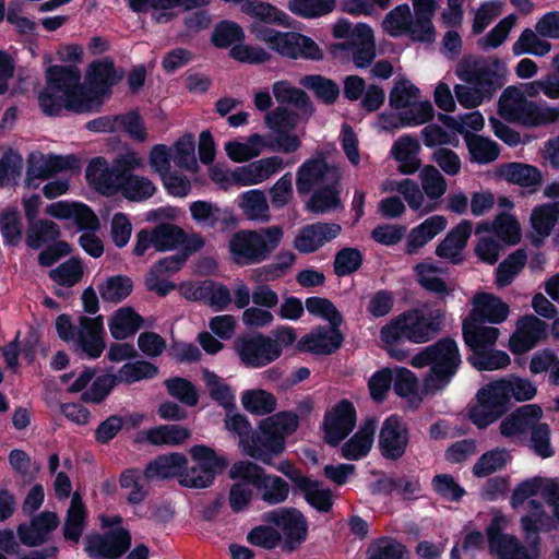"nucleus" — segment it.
Listing matches in <instances>:
<instances>
[{
  "label": "nucleus",
  "mask_w": 559,
  "mask_h": 559,
  "mask_svg": "<svg viewBox=\"0 0 559 559\" xmlns=\"http://www.w3.org/2000/svg\"><path fill=\"white\" fill-rule=\"evenodd\" d=\"M122 78L123 71L118 72L111 59L93 61L86 71L88 87L85 88L78 67L50 66L46 70V84L37 96L39 108L47 117H58L62 109L86 112L94 99L109 96Z\"/></svg>",
  "instance_id": "1"
},
{
  "label": "nucleus",
  "mask_w": 559,
  "mask_h": 559,
  "mask_svg": "<svg viewBox=\"0 0 559 559\" xmlns=\"http://www.w3.org/2000/svg\"><path fill=\"white\" fill-rule=\"evenodd\" d=\"M461 364L457 343L450 336L439 338L417 353L411 360V365L415 368L430 367L429 374L425 379V386L428 390L444 389L456 374Z\"/></svg>",
  "instance_id": "2"
},
{
  "label": "nucleus",
  "mask_w": 559,
  "mask_h": 559,
  "mask_svg": "<svg viewBox=\"0 0 559 559\" xmlns=\"http://www.w3.org/2000/svg\"><path fill=\"white\" fill-rule=\"evenodd\" d=\"M284 230L274 225L258 230L242 229L229 239L231 260L238 266L259 264L266 261L281 245Z\"/></svg>",
  "instance_id": "3"
},
{
  "label": "nucleus",
  "mask_w": 559,
  "mask_h": 559,
  "mask_svg": "<svg viewBox=\"0 0 559 559\" xmlns=\"http://www.w3.org/2000/svg\"><path fill=\"white\" fill-rule=\"evenodd\" d=\"M251 32L260 41L280 56L292 60L320 61L324 58L323 50L309 36L297 32H280L277 29L253 24Z\"/></svg>",
  "instance_id": "4"
},
{
  "label": "nucleus",
  "mask_w": 559,
  "mask_h": 559,
  "mask_svg": "<svg viewBox=\"0 0 559 559\" xmlns=\"http://www.w3.org/2000/svg\"><path fill=\"white\" fill-rule=\"evenodd\" d=\"M455 73L457 78L476 85L490 100L506 84L507 66L498 57L464 56L457 63Z\"/></svg>",
  "instance_id": "5"
},
{
  "label": "nucleus",
  "mask_w": 559,
  "mask_h": 559,
  "mask_svg": "<svg viewBox=\"0 0 559 559\" xmlns=\"http://www.w3.org/2000/svg\"><path fill=\"white\" fill-rule=\"evenodd\" d=\"M233 480H245L255 489L258 498L266 506L285 502L289 496V484L281 476L267 474L263 467L251 461H238L228 472Z\"/></svg>",
  "instance_id": "6"
},
{
  "label": "nucleus",
  "mask_w": 559,
  "mask_h": 559,
  "mask_svg": "<svg viewBox=\"0 0 559 559\" xmlns=\"http://www.w3.org/2000/svg\"><path fill=\"white\" fill-rule=\"evenodd\" d=\"M501 112L527 127H539L559 122V106L552 107L528 100L513 86L507 87L500 98Z\"/></svg>",
  "instance_id": "7"
},
{
  "label": "nucleus",
  "mask_w": 559,
  "mask_h": 559,
  "mask_svg": "<svg viewBox=\"0 0 559 559\" xmlns=\"http://www.w3.org/2000/svg\"><path fill=\"white\" fill-rule=\"evenodd\" d=\"M475 399L476 403L468 409V417L478 429H486L512 408L507 386L501 379L481 386Z\"/></svg>",
  "instance_id": "8"
},
{
  "label": "nucleus",
  "mask_w": 559,
  "mask_h": 559,
  "mask_svg": "<svg viewBox=\"0 0 559 559\" xmlns=\"http://www.w3.org/2000/svg\"><path fill=\"white\" fill-rule=\"evenodd\" d=\"M329 151L318 147L314 153L297 168L296 190L300 197L309 195L314 188L337 183L342 171L337 164L328 160Z\"/></svg>",
  "instance_id": "9"
},
{
  "label": "nucleus",
  "mask_w": 559,
  "mask_h": 559,
  "mask_svg": "<svg viewBox=\"0 0 559 559\" xmlns=\"http://www.w3.org/2000/svg\"><path fill=\"white\" fill-rule=\"evenodd\" d=\"M233 349L241 365L250 369L263 368L282 355L278 342L261 332L237 335L233 342Z\"/></svg>",
  "instance_id": "10"
},
{
  "label": "nucleus",
  "mask_w": 559,
  "mask_h": 559,
  "mask_svg": "<svg viewBox=\"0 0 559 559\" xmlns=\"http://www.w3.org/2000/svg\"><path fill=\"white\" fill-rule=\"evenodd\" d=\"M261 520L283 531L285 535L283 549L287 552H293L307 539V520L296 508H280L266 511L261 515Z\"/></svg>",
  "instance_id": "11"
},
{
  "label": "nucleus",
  "mask_w": 559,
  "mask_h": 559,
  "mask_svg": "<svg viewBox=\"0 0 559 559\" xmlns=\"http://www.w3.org/2000/svg\"><path fill=\"white\" fill-rule=\"evenodd\" d=\"M411 441V429L404 418L397 414L388 416L378 437L379 451L385 460L397 461L404 456Z\"/></svg>",
  "instance_id": "12"
},
{
  "label": "nucleus",
  "mask_w": 559,
  "mask_h": 559,
  "mask_svg": "<svg viewBox=\"0 0 559 559\" xmlns=\"http://www.w3.org/2000/svg\"><path fill=\"white\" fill-rule=\"evenodd\" d=\"M286 448V440L283 433H277L264 419L259 424V430L243 447L242 451L250 457L265 464L272 465L273 460L278 457Z\"/></svg>",
  "instance_id": "13"
},
{
  "label": "nucleus",
  "mask_w": 559,
  "mask_h": 559,
  "mask_svg": "<svg viewBox=\"0 0 559 559\" xmlns=\"http://www.w3.org/2000/svg\"><path fill=\"white\" fill-rule=\"evenodd\" d=\"M356 420L357 413L353 402L341 400L324 414V441L331 447H337L354 430Z\"/></svg>",
  "instance_id": "14"
},
{
  "label": "nucleus",
  "mask_w": 559,
  "mask_h": 559,
  "mask_svg": "<svg viewBox=\"0 0 559 559\" xmlns=\"http://www.w3.org/2000/svg\"><path fill=\"white\" fill-rule=\"evenodd\" d=\"M488 548L498 559H538L539 547H525L516 536L504 534L501 526L493 520L486 530Z\"/></svg>",
  "instance_id": "15"
},
{
  "label": "nucleus",
  "mask_w": 559,
  "mask_h": 559,
  "mask_svg": "<svg viewBox=\"0 0 559 559\" xmlns=\"http://www.w3.org/2000/svg\"><path fill=\"white\" fill-rule=\"evenodd\" d=\"M85 540V551L93 559H119L131 547V534L122 527L104 535H88Z\"/></svg>",
  "instance_id": "16"
},
{
  "label": "nucleus",
  "mask_w": 559,
  "mask_h": 559,
  "mask_svg": "<svg viewBox=\"0 0 559 559\" xmlns=\"http://www.w3.org/2000/svg\"><path fill=\"white\" fill-rule=\"evenodd\" d=\"M103 317L90 318L81 316L79 318V332L73 343V352L79 356H85L90 359H97L106 348L104 340Z\"/></svg>",
  "instance_id": "17"
},
{
  "label": "nucleus",
  "mask_w": 559,
  "mask_h": 559,
  "mask_svg": "<svg viewBox=\"0 0 559 559\" xmlns=\"http://www.w3.org/2000/svg\"><path fill=\"white\" fill-rule=\"evenodd\" d=\"M80 168V159L75 155L35 154L27 158L26 185L31 186L32 180L49 179L64 170H76Z\"/></svg>",
  "instance_id": "18"
},
{
  "label": "nucleus",
  "mask_w": 559,
  "mask_h": 559,
  "mask_svg": "<svg viewBox=\"0 0 559 559\" xmlns=\"http://www.w3.org/2000/svg\"><path fill=\"white\" fill-rule=\"evenodd\" d=\"M548 336V324L535 317L525 314L516 324V330L510 336L509 348L515 355H522L533 349Z\"/></svg>",
  "instance_id": "19"
},
{
  "label": "nucleus",
  "mask_w": 559,
  "mask_h": 559,
  "mask_svg": "<svg viewBox=\"0 0 559 559\" xmlns=\"http://www.w3.org/2000/svg\"><path fill=\"white\" fill-rule=\"evenodd\" d=\"M341 325H319L310 333L302 336L296 344L300 353L314 355H331L338 350L344 343V335Z\"/></svg>",
  "instance_id": "20"
},
{
  "label": "nucleus",
  "mask_w": 559,
  "mask_h": 559,
  "mask_svg": "<svg viewBox=\"0 0 559 559\" xmlns=\"http://www.w3.org/2000/svg\"><path fill=\"white\" fill-rule=\"evenodd\" d=\"M406 319L403 311L380 329V340L384 344L386 353L397 361H404L409 356V350L403 345L406 342L414 344Z\"/></svg>",
  "instance_id": "21"
},
{
  "label": "nucleus",
  "mask_w": 559,
  "mask_h": 559,
  "mask_svg": "<svg viewBox=\"0 0 559 559\" xmlns=\"http://www.w3.org/2000/svg\"><path fill=\"white\" fill-rule=\"evenodd\" d=\"M404 314L407 318L408 332L414 344H424L433 340L441 331L444 321V314L440 310L408 309Z\"/></svg>",
  "instance_id": "22"
},
{
  "label": "nucleus",
  "mask_w": 559,
  "mask_h": 559,
  "mask_svg": "<svg viewBox=\"0 0 559 559\" xmlns=\"http://www.w3.org/2000/svg\"><path fill=\"white\" fill-rule=\"evenodd\" d=\"M342 231L337 223L317 222L304 226L295 237L294 247L300 253H312L326 242L335 239Z\"/></svg>",
  "instance_id": "23"
},
{
  "label": "nucleus",
  "mask_w": 559,
  "mask_h": 559,
  "mask_svg": "<svg viewBox=\"0 0 559 559\" xmlns=\"http://www.w3.org/2000/svg\"><path fill=\"white\" fill-rule=\"evenodd\" d=\"M59 525L57 513L44 511L31 520L29 524L21 523L17 526L20 542L27 547H37L45 544L52 531Z\"/></svg>",
  "instance_id": "24"
},
{
  "label": "nucleus",
  "mask_w": 559,
  "mask_h": 559,
  "mask_svg": "<svg viewBox=\"0 0 559 559\" xmlns=\"http://www.w3.org/2000/svg\"><path fill=\"white\" fill-rule=\"evenodd\" d=\"M500 335L496 326L478 323L474 318L465 317L462 322V336L467 354H475L488 347H495Z\"/></svg>",
  "instance_id": "25"
},
{
  "label": "nucleus",
  "mask_w": 559,
  "mask_h": 559,
  "mask_svg": "<svg viewBox=\"0 0 559 559\" xmlns=\"http://www.w3.org/2000/svg\"><path fill=\"white\" fill-rule=\"evenodd\" d=\"M509 306L498 296L489 293H479L473 299V309L467 317L474 318L478 323H502L509 316Z\"/></svg>",
  "instance_id": "26"
},
{
  "label": "nucleus",
  "mask_w": 559,
  "mask_h": 559,
  "mask_svg": "<svg viewBox=\"0 0 559 559\" xmlns=\"http://www.w3.org/2000/svg\"><path fill=\"white\" fill-rule=\"evenodd\" d=\"M473 225L469 221L463 219L453 227L436 248V254L441 259H448L453 264L463 261L462 251L466 247L472 235Z\"/></svg>",
  "instance_id": "27"
},
{
  "label": "nucleus",
  "mask_w": 559,
  "mask_h": 559,
  "mask_svg": "<svg viewBox=\"0 0 559 559\" xmlns=\"http://www.w3.org/2000/svg\"><path fill=\"white\" fill-rule=\"evenodd\" d=\"M191 436V431L179 425H160L138 432L135 443H148L155 447L181 445Z\"/></svg>",
  "instance_id": "28"
},
{
  "label": "nucleus",
  "mask_w": 559,
  "mask_h": 559,
  "mask_svg": "<svg viewBox=\"0 0 559 559\" xmlns=\"http://www.w3.org/2000/svg\"><path fill=\"white\" fill-rule=\"evenodd\" d=\"M542 416L543 411L540 406L536 404L523 405L501 420L500 433L506 438L523 435L528 431Z\"/></svg>",
  "instance_id": "29"
},
{
  "label": "nucleus",
  "mask_w": 559,
  "mask_h": 559,
  "mask_svg": "<svg viewBox=\"0 0 559 559\" xmlns=\"http://www.w3.org/2000/svg\"><path fill=\"white\" fill-rule=\"evenodd\" d=\"M376 429L377 420L373 417L367 418L359 430L342 445V456L349 461L367 456L374 440Z\"/></svg>",
  "instance_id": "30"
},
{
  "label": "nucleus",
  "mask_w": 559,
  "mask_h": 559,
  "mask_svg": "<svg viewBox=\"0 0 559 559\" xmlns=\"http://www.w3.org/2000/svg\"><path fill=\"white\" fill-rule=\"evenodd\" d=\"M115 165L109 167L105 157H94L85 169V178L90 186L103 195H115V182L117 180Z\"/></svg>",
  "instance_id": "31"
},
{
  "label": "nucleus",
  "mask_w": 559,
  "mask_h": 559,
  "mask_svg": "<svg viewBox=\"0 0 559 559\" xmlns=\"http://www.w3.org/2000/svg\"><path fill=\"white\" fill-rule=\"evenodd\" d=\"M382 26L393 38L407 35L413 41H417L416 32H418V28L415 27L414 17L407 3L399 4L388 12Z\"/></svg>",
  "instance_id": "32"
},
{
  "label": "nucleus",
  "mask_w": 559,
  "mask_h": 559,
  "mask_svg": "<svg viewBox=\"0 0 559 559\" xmlns=\"http://www.w3.org/2000/svg\"><path fill=\"white\" fill-rule=\"evenodd\" d=\"M87 510L79 492L72 495L70 507L67 510L62 534L66 540L79 543L85 530Z\"/></svg>",
  "instance_id": "33"
},
{
  "label": "nucleus",
  "mask_w": 559,
  "mask_h": 559,
  "mask_svg": "<svg viewBox=\"0 0 559 559\" xmlns=\"http://www.w3.org/2000/svg\"><path fill=\"white\" fill-rule=\"evenodd\" d=\"M114 190L115 194L120 193L129 201H143L155 193L156 187L146 177L120 174L117 177Z\"/></svg>",
  "instance_id": "34"
},
{
  "label": "nucleus",
  "mask_w": 559,
  "mask_h": 559,
  "mask_svg": "<svg viewBox=\"0 0 559 559\" xmlns=\"http://www.w3.org/2000/svg\"><path fill=\"white\" fill-rule=\"evenodd\" d=\"M188 465V459L182 453H170L168 455H159L151 461L145 469L144 476L147 479L159 478L169 479L174 477L180 478L181 469Z\"/></svg>",
  "instance_id": "35"
},
{
  "label": "nucleus",
  "mask_w": 559,
  "mask_h": 559,
  "mask_svg": "<svg viewBox=\"0 0 559 559\" xmlns=\"http://www.w3.org/2000/svg\"><path fill=\"white\" fill-rule=\"evenodd\" d=\"M414 22L418 28L417 43L432 44L436 40V28L432 19L437 11L436 0H413Z\"/></svg>",
  "instance_id": "36"
},
{
  "label": "nucleus",
  "mask_w": 559,
  "mask_h": 559,
  "mask_svg": "<svg viewBox=\"0 0 559 559\" xmlns=\"http://www.w3.org/2000/svg\"><path fill=\"white\" fill-rule=\"evenodd\" d=\"M305 204L306 211L313 214H324L338 209L341 201V182L314 188Z\"/></svg>",
  "instance_id": "37"
},
{
  "label": "nucleus",
  "mask_w": 559,
  "mask_h": 559,
  "mask_svg": "<svg viewBox=\"0 0 559 559\" xmlns=\"http://www.w3.org/2000/svg\"><path fill=\"white\" fill-rule=\"evenodd\" d=\"M144 324V319L131 307L118 309L109 320V331L117 341L134 335Z\"/></svg>",
  "instance_id": "38"
},
{
  "label": "nucleus",
  "mask_w": 559,
  "mask_h": 559,
  "mask_svg": "<svg viewBox=\"0 0 559 559\" xmlns=\"http://www.w3.org/2000/svg\"><path fill=\"white\" fill-rule=\"evenodd\" d=\"M548 516L545 512L543 502L531 499L527 503V514L521 518V527L524 533L525 540L532 545L539 547V533L547 525Z\"/></svg>",
  "instance_id": "39"
},
{
  "label": "nucleus",
  "mask_w": 559,
  "mask_h": 559,
  "mask_svg": "<svg viewBox=\"0 0 559 559\" xmlns=\"http://www.w3.org/2000/svg\"><path fill=\"white\" fill-rule=\"evenodd\" d=\"M499 174L508 182L524 188L539 186L543 180L542 173L536 166L523 163L506 164L501 167Z\"/></svg>",
  "instance_id": "40"
},
{
  "label": "nucleus",
  "mask_w": 559,
  "mask_h": 559,
  "mask_svg": "<svg viewBox=\"0 0 559 559\" xmlns=\"http://www.w3.org/2000/svg\"><path fill=\"white\" fill-rule=\"evenodd\" d=\"M190 455L203 468V474H207L213 481L228 466V460L225 456L218 455L214 449L204 444L193 445L190 449Z\"/></svg>",
  "instance_id": "41"
},
{
  "label": "nucleus",
  "mask_w": 559,
  "mask_h": 559,
  "mask_svg": "<svg viewBox=\"0 0 559 559\" xmlns=\"http://www.w3.org/2000/svg\"><path fill=\"white\" fill-rule=\"evenodd\" d=\"M559 219V200L536 205L531 214V225L540 237H548Z\"/></svg>",
  "instance_id": "42"
},
{
  "label": "nucleus",
  "mask_w": 559,
  "mask_h": 559,
  "mask_svg": "<svg viewBox=\"0 0 559 559\" xmlns=\"http://www.w3.org/2000/svg\"><path fill=\"white\" fill-rule=\"evenodd\" d=\"M58 224L50 219H38L28 223L25 243L29 249L37 250L45 243L56 241L60 237Z\"/></svg>",
  "instance_id": "43"
},
{
  "label": "nucleus",
  "mask_w": 559,
  "mask_h": 559,
  "mask_svg": "<svg viewBox=\"0 0 559 559\" xmlns=\"http://www.w3.org/2000/svg\"><path fill=\"white\" fill-rule=\"evenodd\" d=\"M467 362L478 371H493L508 367L511 362L510 356L507 352L488 347L476 352L475 354H467Z\"/></svg>",
  "instance_id": "44"
},
{
  "label": "nucleus",
  "mask_w": 559,
  "mask_h": 559,
  "mask_svg": "<svg viewBox=\"0 0 559 559\" xmlns=\"http://www.w3.org/2000/svg\"><path fill=\"white\" fill-rule=\"evenodd\" d=\"M189 211L191 218L202 227L215 228L219 222L227 223L228 212L210 201H193Z\"/></svg>",
  "instance_id": "45"
},
{
  "label": "nucleus",
  "mask_w": 559,
  "mask_h": 559,
  "mask_svg": "<svg viewBox=\"0 0 559 559\" xmlns=\"http://www.w3.org/2000/svg\"><path fill=\"white\" fill-rule=\"evenodd\" d=\"M464 140L472 159L478 164L491 163L500 154L499 145L489 138L469 132L464 134Z\"/></svg>",
  "instance_id": "46"
},
{
  "label": "nucleus",
  "mask_w": 559,
  "mask_h": 559,
  "mask_svg": "<svg viewBox=\"0 0 559 559\" xmlns=\"http://www.w3.org/2000/svg\"><path fill=\"white\" fill-rule=\"evenodd\" d=\"M435 117V109L429 100L411 103L407 108L397 112L399 123H392V128L417 127L428 123Z\"/></svg>",
  "instance_id": "47"
},
{
  "label": "nucleus",
  "mask_w": 559,
  "mask_h": 559,
  "mask_svg": "<svg viewBox=\"0 0 559 559\" xmlns=\"http://www.w3.org/2000/svg\"><path fill=\"white\" fill-rule=\"evenodd\" d=\"M241 11L260 22L276 25H288L289 16L275 5L262 1H245L241 4Z\"/></svg>",
  "instance_id": "48"
},
{
  "label": "nucleus",
  "mask_w": 559,
  "mask_h": 559,
  "mask_svg": "<svg viewBox=\"0 0 559 559\" xmlns=\"http://www.w3.org/2000/svg\"><path fill=\"white\" fill-rule=\"evenodd\" d=\"M194 299L206 300L216 311H223L231 301L229 289L221 283L204 281L195 289Z\"/></svg>",
  "instance_id": "49"
},
{
  "label": "nucleus",
  "mask_w": 559,
  "mask_h": 559,
  "mask_svg": "<svg viewBox=\"0 0 559 559\" xmlns=\"http://www.w3.org/2000/svg\"><path fill=\"white\" fill-rule=\"evenodd\" d=\"M98 290L104 301L119 304L131 295L133 281L127 275L109 276L98 285Z\"/></svg>",
  "instance_id": "50"
},
{
  "label": "nucleus",
  "mask_w": 559,
  "mask_h": 559,
  "mask_svg": "<svg viewBox=\"0 0 559 559\" xmlns=\"http://www.w3.org/2000/svg\"><path fill=\"white\" fill-rule=\"evenodd\" d=\"M241 403L252 415H269L276 409V397L265 390H247L241 395Z\"/></svg>",
  "instance_id": "51"
},
{
  "label": "nucleus",
  "mask_w": 559,
  "mask_h": 559,
  "mask_svg": "<svg viewBox=\"0 0 559 559\" xmlns=\"http://www.w3.org/2000/svg\"><path fill=\"white\" fill-rule=\"evenodd\" d=\"M204 382L209 388L210 397L222 406L226 412H234L236 408L235 394L229 384L225 383L215 372L205 370Z\"/></svg>",
  "instance_id": "52"
},
{
  "label": "nucleus",
  "mask_w": 559,
  "mask_h": 559,
  "mask_svg": "<svg viewBox=\"0 0 559 559\" xmlns=\"http://www.w3.org/2000/svg\"><path fill=\"white\" fill-rule=\"evenodd\" d=\"M22 217L16 207H8L0 212V234L3 242L15 247L22 240Z\"/></svg>",
  "instance_id": "53"
},
{
  "label": "nucleus",
  "mask_w": 559,
  "mask_h": 559,
  "mask_svg": "<svg viewBox=\"0 0 559 559\" xmlns=\"http://www.w3.org/2000/svg\"><path fill=\"white\" fill-rule=\"evenodd\" d=\"M527 255L523 249L510 253L496 269V284L498 287L510 285L514 277L525 266Z\"/></svg>",
  "instance_id": "54"
},
{
  "label": "nucleus",
  "mask_w": 559,
  "mask_h": 559,
  "mask_svg": "<svg viewBox=\"0 0 559 559\" xmlns=\"http://www.w3.org/2000/svg\"><path fill=\"white\" fill-rule=\"evenodd\" d=\"M154 231L158 252L178 249L186 239V230L174 223H159L154 227Z\"/></svg>",
  "instance_id": "55"
},
{
  "label": "nucleus",
  "mask_w": 559,
  "mask_h": 559,
  "mask_svg": "<svg viewBox=\"0 0 559 559\" xmlns=\"http://www.w3.org/2000/svg\"><path fill=\"white\" fill-rule=\"evenodd\" d=\"M335 5V0H289L287 8L299 17L316 19L331 13Z\"/></svg>",
  "instance_id": "56"
},
{
  "label": "nucleus",
  "mask_w": 559,
  "mask_h": 559,
  "mask_svg": "<svg viewBox=\"0 0 559 559\" xmlns=\"http://www.w3.org/2000/svg\"><path fill=\"white\" fill-rule=\"evenodd\" d=\"M245 39L242 27L236 22L223 20L215 24L211 41L216 48L239 45Z\"/></svg>",
  "instance_id": "57"
},
{
  "label": "nucleus",
  "mask_w": 559,
  "mask_h": 559,
  "mask_svg": "<svg viewBox=\"0 0 559 559\" xmlns=\"http://www.w3.org/2000/svg\"><path fill=\"white\" fill-rule=\"evenodd\" d=\"M301 84L312 91L316 96L323 100L326 105H332L336 102L340 95L338 85L331 79L320 74H310L301 79Z\"/></svg>",
  "instance_id": "58"
},
{
  "label": "nucleus",
  "mask_w": 559,
  "mask_h": 559,
  "mask_svg": "<svg viewBox=\"0 0 559 559\" xmlns=\"http://www.w3.org/2000/svg\"><path fill=\"white\" fill-rule=\"evenodd\" d=\"M362 262L364 255L358 248L344 247L334 255V274L338 277L352 275L361 267Z\"/></svg>",
  "instance_id": "59"
},
{
  "label": "nucleus",
  "mask_w": 559,
  "mask_h": 559,
  "mask_svg": "<svg viewBox=\"0 0 559 559\" xmlns=\"http://www.w3.org/2000/svg\"><path fill=\"white\" fill-rule=\"evenodd\" d=\"M551 49V44L545 39H540L531 28H525L519 39L512 46L514 56L524 53L543 57Z\"/></svg>",
  "instance_id": "60"
},
{
  "label": "nucleus",
  "mask_w": 559,
  "mask_h": 559,
  "mask_svg": "<svg viewBox=\"0 0 559 559\" xmlns=\"http://www.w3.org/2000/svg\"><path fill=\"white\" fill-rule=\"evenodd\" d=\"M159 372L156 365L141 359L134 362L124 364L119 370L120 382L132 384L144 379H154Z\"/></svg>",
  "instance_id": "61"
},
{
  "label": "nucleus",
  "mask_w": 559,
  "mask_h": 559,
  "mask_svg": "<svg viewBox=\"0 0 559 559\" xmlns=\"http://www.w3.org/2000/svg\"><path fill=\"white\" fill-rule=\"evenodd\" d=\"M307 311L316 317L328 321L332 325H342L344 318L335 305L328 298L323 297H308L305 300Z\"/></svg>",
  "instance_id": "62"
},
{
  "label": "nucleus",
  "mask_w": 559,
  "mask_h": 559,
  "mask_svg": "<svg viewBox=\"0 0 559 559\" xmlns=\"http://www.w3.org/2000/svg\"><path fill=\"white\" fill-rule=\"evenodd\" d=\"M167 392L187 406L194 407L199 402V393L195 385L181 377L169 378L165 381Z\"/></svg>",
  "instance_id": "63"
},
{
  "label": "nucleus",
  "mask_w": 559,
  "mask_h": 559,
  "mask_svg": "<svg viewBox=\"0 0 559 559\" xmlns=\"http://www.w3.org/2000/svg\"><path fill=\"white\" fill-rule=\"evenodd\" d=\"M50 278L63 287H72L83 276V265L80 260L71 258L49 272Z\"/></svg>",
  "instance_id": "64"
}]
</instances>
